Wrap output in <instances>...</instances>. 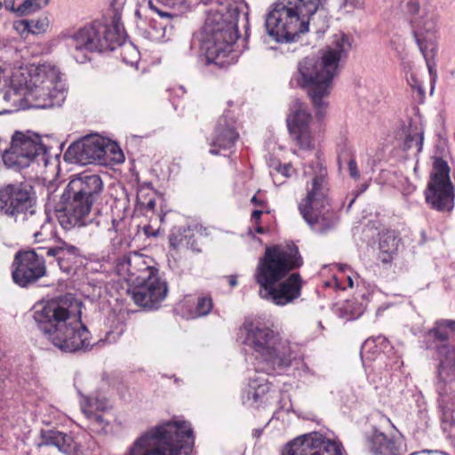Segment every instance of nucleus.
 Segmentation results:
<instances>
[{"label":"nucleus","mask_w":455,"mask_h":455,"mask_svg":"<svg viewBox=\"0 0 455 455\" xmlns=\"http://www.w3.org/2000/svg\"><path fill=\"white\" fill-rule=\"evenodd\" d=\"M251 203L256 205V206H263L264 205V201L263 200H260L257 195H254L251 199Z\"/></svg>","instance_id":"nucleus-49"},{"label":"nucleus","mask_w":455,"mask_h":455,"mask_svg":"<svg viewBox=\"0 0 455 455\" xmlns=\"http://www.w3.org/2000/svg\"><path fill=\"white\" fill-rule=\"evenodd\" d=\"M399 240L392 235L382 237L379 242V258L383 263H389L396 255L398 251Z\"/></svg>","instance_id":"nucleus-30"},{"label":"nucleus","mask_w":455,"mask_h":455,"mask_svg":"<svg viewBox=\"0 0 455 455\" xmlns=\"http://www.w3.org/2000/svg\"><path fill=\"white\" fill-rule=\"evenodd\" d=\"M14 91L26 89L25 99L36 108L60 107L66 100L65 84L59 69L50 64L35 66L15 60L10 76Z\"/></svg>","instance_id":"nucleus-5"},{"label":"nucleus","mask_w":455,"mask_h":455,"mask_svg":"<svg viewBox=\"0 0 455 455\" xmlns=\"http://www.w3.org/2000/svg\"><path fill=\"white\" fill-rule=\"evenodd\" d=\"M451 168L442 157H434L432 171L425 197L430 207L440 212H451L454 208V186L451 182Z\"/></svg>","instance_id":"nucleus-14"},{"label":"nucleus","mask_w":455,"mask_h":455,"mask_svg":"<svg viewBox=\"0 0 455 455\" xmlns=\"http://www.w3.org/2000/svg\"><path fill=\"white\" fill-rule=\"evenodd\" d=\"M411 86L416 89L420 94H424V88L420 81H419L414 75H411L410 79H408Z\"/></svg>","instance_id":"nucleus-44"},{"label":"nucleus","mask_w":455,"mask_h":455,"mask_svg":"<svg viewBox=\"0 0 455 455\" xmlns=\"http://www.w3.org/2000/svg\"><path fill=\"white\" fill-rule=\"evenodd\" d=\"M286 123L291 140L301 149L307 150L314 148L312 116L304 102L299 100H294L291 102Z\"/></svg>","instance_id":"nucleus-19"},{"label":"nucleus","mask_w":455,"mask_h":455,"mask_svg":"<svg viewBox=\"0 0 455 455\" xmlns=\"http://www.w3.org/2000/svg\"><path fill=\"white\" fill-rule=\"evenodd\" d=\"M229 284L231 287H235L237 284V280L235 275L229 276Z\"/></svg>","instance_id":"nucleus-52"},{"label":"nucleus","mask_w":455,"mask_h":455,"mask_svg":"<svg viewBox=\"0 0 455 455\" xmlns=\"http://www.w3.org/2000/svg\"><path fill=\"white\" fill-rule=\"evenodd\" d=\"M257 227L255 228L256 232L259 233V234H264L265 233V229L258 224H256Z\"/></svg>","instance_id":"nucleus-56"},{"label":"nucleus","mask_w":455,"mask_h":455,"mask_svg":"<svg viewBox=\"0 0 455 455\" xmlns=\"http://www.w3.org/2000/svg\"><path fill=\"white\" fill-rule=\"evenodd\" d=\"M168 292L167 283L159 276L158 269L147 275L131 291L135 304L148 309H156L165 299Z\"/></svg>","instance_id":"nucleus-20"},{"label":"nucleus","mask_w":455,"mask_h":455,"mask_svg":"<svg viewBox=\"0 0 455 455\" xmlns=\"http://www.w3.org/2000/svg\"><path fill=\"white\" fill-rule=\"evenodd\" d=\"M212 299L209 295H203L198 297L197 302L194 311L195 317H201L207 315L212 309Z\"/></svg>","instance_id":"nucleus-35"},{"label":"nucleus","mask_w":455,"mask_h":455,"mask_svg":"<svg viewBox=\"0 0 455 455\" xmlns=\"http://www.w3.org/2000/svg\"><path fill=\"white\" fill-rule=\"evenodd\" d=\"M116 272L131 282L138 283L157 270L153 259L138 252H131L121 257L116 263Z\"/></svg>","instance_id":"nucleus-21"},{"label":"nucleus","mask_w":455,"mask_h":455,"mask_svg":"<svg viewBox=\"0 0 455 455\" xmlns=\"http://www.w3.org/2000/svg\"><path fill=\"white\" fill-rule=\"evenodd\" d=\"M11 100V92H0V101L6 107V104Z\"/></svg>","instance_id":"nucleus-46"},{"label":"nucleus","mask_w":455,"mask_h":455,"mask_svg":"<svg viewBox=\"0 0 455 455\" xmlns=\"http://www.w3.org/2000/svg\"><path fill=\"white\" fill-rule=\"evenodd\" d=\"M46 255L53 257L60 266V268L68 273L76 259L79 256V250L74 245L66 243L54 247L46 248Z\"/></svg>","instance_id":"nucleus-28"},{"label":"nucleus","mask_w":455,"mask_h":455,"mask_svg":"<svg viewBox=\"0 0 455 455\" xmlns=\"http://www.w3.org/2000/svg\"><path fill=\"white\" fill-rule=\"evenodd\" d=\"M404 12L410 17L412 36L431 74L437 52V17L434 7L428 0H408Z\"/></svg>","instance_id":"nucleus-12"},{"label":"nucleus","mask_w":455,"mask_h":455,"mask_svg":"<svg viewBox=\"0 0 455 455\" xmlns=\"http://www.w3.org/2000/svg\"><path fill=\"white\" fill-rule=\"evenodd\" d=\"M347 165H348L349 175L353 179L358 180L360 177V174H359V171H358L355 160L354 158L349 159Z\"/></svg>","instance_id":"nucleus-43"},{"label":"nucleus","mask_w":455,"mask_h":455,"mask_svg":"<svg viewBox=\"0 0 455 455\" xmlns=\"http://www.w3.org/2000/svg\"><path fill=\"white\" fill-rule=\"evenodd\" d=\"M116 145L111 144L99 136L85 137L82 140L72 143L66 151V161L82 165L98 162L107 164L108 154L114 153Z\"/></svg>","instance_id":"nucleus-16"},{"label":"nucleus","mask_w":455,"mask_h":455,"mask_svg":"<svg viewBox=\"0 0 455 455\" xmlns=\"http://www.w3.org/2000/svg\"><path fill=\"white\" fill-rule=\"evenodd\" d=\"M261 432H262V430H260V429H254L253 430V435L255 437H259L261 435Z\"/></svg>","instance_id":"nucleus-58"},{"label":"nucleus","mask_w":455,"mask_h":455,"mask_svg":"<svg viewBox=\"0 0 455 455\" xmlns=\"http://www.w3.org/2000/svg\"><path fill=\"white\" fill-rule=\"evenodd\" d=\"M341 161H342V156H339V164H341Z\"/></svg>","instance_id":"nucleus-61"},{"label":"nucleus","mask_w":455,"mask_h":455,"mask_svg":"<svg viewBox=\"0 0 455 455\" xmlns=\"http://www.w3.org/2000/svg\"><path fill=\"white\" fill-rule=\"evenodd\" d=\"M447 329L446 321L439 320L435 323V327L428 331V336L435 343L433 347L435 345L446 344L445 341L449 339Z\"/></svg>","instance_id":"nucleus-32"},{"label":"nucleus","mask_w":455,"mask_h":455,"mask_svg":"<svg viewBox=\"0 0 455 455\" xmlns=\"http://www.w3.org/2000/svg\"><path fill=\"white\" fill-rule=\"evenodd\" d=\"M36 204V192L28 183L9 184L0 189V212L15 222L26 212H31Z\"/></svg>","instance_id":"nucleus-15"},{"label":"nucleus","mask_w":455,"mask_h":455,"mask_svg":"<svg viewBox=\"0 0 455 455\" xmlns=\"http://www.w3.org/2000/svg\"><path fill=\"white\" fill-rule=\"evenodd\" d=\"M103 189L99 174L83 172L74 175L60 197L57 215L60 226L67 230L85 226L92 205L100 198Z\"/></svg>","instance_id":"nucleus-7"},{"label":"nucleus","mask_w":455,"mask_h":455,"mask_svg":"<svg viewBox=\"0 0 455 455\" xmlns=\"http://www.w3.org/2000/svg\"><path fill=\"white\" fill-rule=\"evenodd\" d=\"M340 269H341L342 271L346 272V271L348 269V267H347V266H346V265H342V266H340Z\"/></svg>","instance_id":"nucleus-59"},{"label":"nucleus","mask_w":455,"mask_h":455,"mask_svg":"<svg viewBox=\"0 0 455 455\" xmlns=\"http://www.w3.org/2000/svg\"><path fill=\"white\" fill-rule=\"evenodd\" d=\"M211 7L201 33V45L208 62L226 67L234 62L233 44L239 37L240 11L235 0H202Z\"/></svg>","instance_id":"nucleus-4"},{"label":"nucleus","mask_w":455,"mask_h":455,"mask_svg":"<svg viewBox=\"0 0 455 455\" xmlns=\"http://www.w3.org/2000/svg\"><path fill=\"white\" fill-rule=\"evenodd\" d=\"M123 158H124V156H123V154H122L121 152L119 153V157H118V158H116V159L118 162H119V161H121V160H123Z\"/></svg>","instance_id":"nucleus-60"},{"label":"nucleus","mask_w":455,"mask_h":455,"mask_svg":"<svg viewBox=\"0 0 455 455\" xmlns=\"http://www.w3.org/2000/svg\"><path fill=\"white\" fill-rule=\"evenodd\" d=\"M144 233L145 235L148 236V237H156L158 235V233H159V229L156 230L154 229L151 226L148 225V226H145L144 228Z\"/></svg>","instance_id":"nucleus-45"},{"label":"nucleus","mask_w":455,"mask_h":455,"mask_svg":"<svg viewBox=\"0 0 455 455\" xmlns=\"http://www.w3.org/2000/svg\"><path fill=\"white\" fill-rule=\"evenodd\" d=\"M350 49L348 36L343 33L336 34L320 59L306 57L299 63L298 84L307 88L319 119L327 113L329 103L325 99L331 93L333 78L339 74V64L347 57Z\"/></svg>","instance_id":"nucleus-3"},{"label":"nucleus","mask_w":455,"mask_h":455,"mask_svg":"<svg viewBox=\"0 0 455 455\" xmlns=\"http://www.w3.org/2000/svg\"><path fill=\"white\" fill-rule=\"evenodd\" d=\"M370 449L375 455H399L400 444L394 438L374 429L369 438Z\"/></svg>","instance_id":"nucleus-29"},{"label":"nucleus","mask_w":455,"mask_h":455,"mask_svg":"<svg viewBox=\"0 0 455 455\" xmlns=\"http://www.w3.org/2000/svg\"><path fill=\"white\" fill-rule=\"evenodd\" d=\"M321 4V0H278L266 18L267 33L279 43L294 41L308 31L310 20Z\"/></svg>","instance_id":"nucleus-10"},{"label":"nucleus","mask_w":455,"mask_h":455,"mask_svg":"<svg viewBox=\"0 0 455 455\" xmlns=\"http://www.w3.org/2000/svg\"><path fill=\"white\" fill-rule=\"evenodd\" d=\"M302 263L298 247L294 244L267 247L254 274L255 281L261 288V298L277 306H285L298 299L302 288L299 273H293L278 285L277 283L291 270L301 267Z\"/></svg>","instance_id":"nucleus-2"},{"label":"nucleus","mask_w":455,"mask_h":455,"mask_svg":"<svg viewBox=\"0 0 455 455\" xmlns=\"http://www.w3.org/2000/svg\"><path fill=\"white\" fill-rule=\"evenodd\" d=\"M38 446H55L67 455H84L81 443L71 435L57 430H42Z\"/></svg>","instance_id":"nucleus-24"},{"label":"nucleus","mask_w":455,"mask_h":455,"mask_svg":"<svg viewBox=\"0 0 455 455\" xmlns=\"http://www.w3.org/2000/svg\"><path fill=\"white\" fill-rule=\"evenodd\" d=\"M249 383L246 390V396L243 397V402L253 405L259 403L264 395L269 391V385L267 379L263 374L259 373L257 371H250L248 375Z\"/></svg>","instance_id":"nucleus-27"},{"label":"nucleus","mask_w":455,"mask_h":455,"mask_svg":"<svg viewBox=\"0 0 455 455\" xmlns=\"http://www.w3.org/2000/svg\"><path fill=\"white\" fill-rule=\"evenodd\" d=\"M110 405L108 400L104 397H86L84 403L82 404V411L84 409L92 410L99 413H102L108 411Z\"/></svg>","instance_id":"nucleus-34"},{"label":"nucleus","mask_w":455,"mask_h":455,"mask_svg":"<svg viewBox=\"0 0 455 455\" xmlns=\"http://www.w3.org/2000/svg\"><path fill=\"white\" fill-rule=\"evenodd\" d=\"M144 4H140L139 8L135 10V16L141 21L149 20L155 28L156 19L153 14H156L159 18L164 20L165 22L160 24L161 28L165 29L170 24L171 20L177 18L178 16L170 12L165 6H162L158 2H153L152 0H143Z\"/></svg>","instance_id":"nucleus-26"},{"label":"nucleus","mask_w":455,"mask_h":455,"mask_svg":"<svg viewBox=\"0 0 455 455\" xmlns=\"http://www.w3.org/2000/svg\"><path fill=\"white\" fill-rule=\"evenodd\" d=\"M194 435L187 421H167L137 438L124 455H188Z\"/></svg>","instance_id":"nucleus-9"},{"label":"nucleus","mask_w":455,"mask_h":455,"mask_svg":"<svg viewBox=\"0 0 455 455\" xmlns=\"http://www.w3.org/2000/svg\"><path fill=\"white\" fill-rule=\"evenodd\" d=\"M119 224V221L116 220H112V228L116 231V227Z\"/></svg>","instance_id":"nucleus-57"},{"label":"nucleus","mask_w":455,"mask_h":455,"mask_svg":"<svg viewBox=\"0 0 455 455\" xmlns=\"http://www.w3.org/2000/svg\"><path fill=\"white\" fill-rule=\"evenodd\" d=\"M170 243L173 248L178 249L181 246H188L189 242L188 241L187 236L183 239L179 238L178 235H172L170 238Z\"/></svg>","instance_id":"nucleus-42"},{"label":"nucleus","mask_w":455,"mask_h":455,"mask_svg":"<svg viewBox=\"0 0 455 455\" xmlns=\"http://www.w3.org/2000/svg\"><path fill=\"white\" fill-rule=\"evenodd\" d=\"M282 455H343V447L340 443L313 432L288 443Z\"/></svg>","instance_id":"nucleus-18"},{"label":"nucleus","mask_w":455,"mask_h":455,"mask_svg":"<svg viewBox=\"0 0 455 455\" xmlns=\"http://www.w3.org/2000/svg\"><path fill=\"white\" fill-rule=\"evenodd\" d=\"M347 279L348 282V286L352 288L354 286L353 276L351 275H347Z\"/></svg>","instance_id":"nucleus-54"},{"label":"nucleus","mask_w":455,"mask_h":455,"mask_svg":"<svg viewBox=\"0 0 455 455\" xmlns=\"http://www.w3.org/2000/svg\"><path fill=\"white\" fill-rule=\"evenodd\" d=\"M4 4H5V8H6V9H9V10H11V11L16 12V9H14V7H13V4H12V3L8 4V2H7V1H5V3H4Z\"/></svg>","instance_id":"nucleus-55"},{"label":"nucleus","mask_w":455,"mask_h":455,"mask_svg":"<svg viewBox=\"0 0 455 455\" xmlns=\"http://www.w3.org/2000/svg\"><path fill=\"white\" fill-rule=\"evenodd\" d=\"M48 2L49 0H24L16 8V12L20 16L28 15L45 6Z\"/></svg>","instance_id":"nucleus-33"},{"label":"nucleus","mask_w":455,"mask_h":455,"mask_svg":"<svg viewBox=\"0 0 455 455\" xmlns=\"http://www.w3.org/2000/svg\"><path fill=\"white\" fill-rule=\"evenodd\" d=\"M82 303L71 294L34 307L33 319L43 336L64 352L88 348L90 333L80 319Z\"/></svg>","instance_id":"nucleus-1"},{"label":"nucleus","mask_w":455,"mask_h":455,"mask_svg":"<svg viewBox=\"0 0 455 455\" xmlns=\"http://www.w3.org/2000/svg\"><path fill=\"white\" fill-rule=\"evenodd\" d=\"M244 332L243 344L251 348L261 360L262 370L271 374L291 365L293 351L287 339L260 323L246 321L241 329Z\"/></svg>","instance_id":"nucleus-11"},{"label":"nucleus","mask_w":455,"mask_h":455,"mask_svg":"<svg viewBox=\"0 0 455 455\" xmlns=\"http://www.w3.org/2000/svg\"><path fill=\"white\" fill-rule=\"evenodd\" d=\"M275 172H276L277 175L280 174L284 178H289L293 174L294 169L291 166V164H279L275 167Z\"/></svg>","instance_id":"nucleus-40"},{"label":"nucleus","mask_w":455,"mask_h":455,"mask_svg":"<svg viewBox=\"0 0 455 455\" xmlns=\"http://www.w3.org/2000/svg\"><path fill=\"white\" fill-rule=\"evenodd\" d=\"M424 142V134L423 132L415 131L413 132H409L406 136L405 140V147L406 148H411L415 147L417 148V153H420L423 148Z\"/></svg>","instance_id":"nucleus-36"},{"label":"nucleus","mask_w":455,"mask_h":455,"mask_svg":"<svg viewBox=\"0 0 455 455\" xmlns=\"http://www.w3.org/2000/svg\"><path fill=\"white\" fill-rule=\"evenodd\" d=\"M30 32L33 35H39L46 32L49 28L50 21L48 17L41 16L36 20H28Z\"/></svg>","instance_id":"nucleus-37"},{"label":"nucleus","mask_w":455,"mask_h":455,"mask_svg":"<svg viewBox=\"0 0 455 455\" xmlns=\"http://www.w3.org/2000/svg\"><path fill=\"white\" fill-rule=\"evenodd\" d=\"M414 171H418V166L416 165L415 168H414Z\"/></svg>","instance_id":"nucleus-62"},{"label":"nucleus","mask_w":455,"mask_h":455,"mask_svg":"<svg viewBox=\"0 0 455 455\" xmlns=\"http://www.w3.org/2000/svg\"><path fill=\"white\" fill-rule=\"evenodd\" d=\"M20 221L32 233L36 242H43L52 235V221L45 212H37L36 204L31 209V212L21 216Z\"/></svg>","instance_id":"nucleus-25"},{"label":"nucleus","mask_w":455,"mask_h":455,"mask_svg":"<svg viewBox=\"0 0 455 455\" xmlns=\"http://www.w3.org/2000/svg\"><path fill=\"white\" fill-rule=\"evenodd\" d=\"M46 273L44 258L35 250L15 253L12 264V278L15 284L26 288L45 276Z\"/></svg>","instance_id":"nucleus-17"},{"label":"nucleus","mask_w":455,"mask_h":455,"mask_svg":"<svg viewBox=\"0 0 455 455\" xmlns=\"http://www.w3.org/2000/svg\"><path fill=\"white\" fill-rule=\"evenodd\" d=\"M2 158L8 168L13 169L26 168L32 163L46 167L52 159L41 138L29 132H16L11 147L4 152Z\"/></svg>","instance_id":"nucleus-13"},{"label":"nucleus","mask_w":455,"mask_h":455,"mask_svg":"<svg viewBox=\"0 0 455 455\" xmlns=\"http://www.w3.org/2000/svg\"><path fill=\"white\" fill-rule=\"evenodd\" d=\"M263 213L262 210H254L251 213V220L258 224Z\"/></svg>","instance_id":"nucleus-48"},{"label":"nucleus","mask_w":455,"mask_h":455,"mask_svg":"<svg viewBox=\"0 0 455 455\" xmlns=\"http://www.w3.org/2000/svg\"><path fill=\"white\" fill-rule=\"evenodd\" d=\"M303 174L308 178L306 195L298 203L304 220L317 233L323 234L337 224V216L330 209L327 169L319 160L304 167Z\"/></svg>","instance_id":"nucleus-8"},{"label":"nucleus","mask_w":455,"mask_h":455,"mask_svg":"<svg viewBox=\"0 0 455 455\" xmlns=\"http://www.w3.org/2000/svg\"><path fill=\"white\" fill-rule=\"evenodd\" d=\"M2 71L0 70V73ZM11 111L6 108V107L0 101V115L10 113Z\"/></svg>","instance_id":"nucleus-51"},{"label":"nucleus","mask_w":455,"mask_h":455,"mask_svg":"<svg viewBox=\"0 0 455 455\" xmlns=\"http://www.w3.org/2000/svg\"><path fill=\"white\" fill-rule=\"evenodd\" d=\"M155 205H156V201H155V200H153V199H150V200L148 202V204H147V207H148V209H154Z\"/></svg>","instance_id":"nucleus-53"},{"label":"nucleus","mask_w":455,"mask_h":455,"mask_svg":"<svg viewBox=\"0 0 455 455\" xmlns=\"http://www.w3.org/2000/svg\"><path fill=\"white\" fill-rule=\"evenodd\" d=\"M83 413L85 415L89 421L88 428L92 432L97 434L107 432V428L109 426V421L103 417L102 413H99L88 409H84Z\"/></svg>","instance_id":"nucleus-31"},{"label":"nucleus","mask_w":455,"mask_h":455,"mask_svg":"<svg viewBox=\"0 0 455 455\" xmlns=\"http://www.w3.org/2000/svg\"><path fill=\"white\" fill-rule=\"evenodd\" d=\"M140 0H112L111 5L115 11V18H116L118 12L125 5H133L139 4Z\"/></svg>","instance_id":"nucleus-39"},{"label":"nucleus","mask_w":455,"mask_h":455,"mask_svg":"<svg viewBox=\"0 0 455 455\" xmlns=\"http://www.w3.org/2000/svg\"><path fill=\"white\" fill-rule=\"evenodd\" d=\"M239 137L235 128V121L227 115L221 116L209 139L212 155H219L221 150L230 149Z\"/></svg>","instance_id":"nucleus-22"},{"label":"nucleus","mask_w":455,"mask_h":455,"mask_svg":"<svg viewBox=\"0 0 455 455\" xmlns=\"http://www.w3.org/2000/svg\"><path fill=\"white\" fill-rule=\"evenodd\" d=\"M376 341H378L379 344H382L383 342L386 341V338L382 337V336H379L376 339H366L365 342L362 346V349H361L362 356H363V355H364V353H365V351L367 349L371 348V347L373 346V344Z\"/></svg>","instance_id":"nucleus-41"},{"label":"nucleus","mask_w":455,"mask_h":455,"mask_svg":"<svg viewBox=\"0 0 455 455\" xmlns=\"http://www.w3.org/2000/svg\"><path fill=\"white\" fill-rule=\"evenodd\" d=\"M434 348L439 361L436 378L441 392L443 389L442 386L455 381V345L441 344L435 345Z\"/></svg>","instance_id":"nucleus-23"},{"label":"nucleus","mask_w":455,"mask_h":455,"mask_svg":"<svg viewBox=\"0 0 455 455\" xmlns=\"http://www.w3.org/2000/svg\"><path fill=\"white\" fill-rule=\"evenodd\" d=\"M60 38L79 63L86 62L90 52L114 51L117 46L123 47L124 61L132 64L138 58V52L133 45H122L125 34L122 25L116 20L111 24L94 20L77 29L63 31Z\"/></svg>","instance_id":"nucleus-6"},{"label":"nucleus","mask_w":455,"mask_h":455,"mask_svg":"<svg viewBox=\"0 0 455 455\" xmlns=\"http://www.w3.org/2000/svg\"><path fill=\"white\" fill-rule=\"evenodd\" d=\"M345 5H351L355 8H361L363 2L361 0H344Z\"/></svg>","instance_id":"nucleus-47"},{"label":"nucleus","mask_w":455,"mask_h":455,"mask_svg":"<svg viewBox=\"0 0 455 455\" xmlns=\"http://www.w3.org/2000/svg\"><path fill=\"white\" fill-rule=\"evenodd\" d=\"M445 321H446L447 328L452 331H455V321L454 320H445Z\"/></svg>","instance_id":"nucleus-50"},{"label":"nucleus","mask_w":455,"mask_h":455,"mask_svg":"<svg viewBox=\"0 0 455 455\" xmlns=\"http://www.w3.org/2000/svg\"><path fill=\"white\" fill-rule=\"evenodd\" d=\"M13 28L21 36H26L27 35L31 34L28 20H20L15 21L13 23Z\"/></svg>","instance_id":"nucleus-38"}]
</instances>
